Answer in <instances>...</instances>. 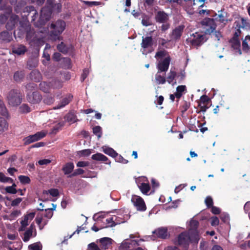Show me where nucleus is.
<instances>
[{"label": "nucleus", "mask_w": 250, "mask_h": 250, "mask_svg": "<svg viewBox=\"0 0 250 250\" xmlns=\"http://www.w3.org/2000/svg\"><path fill=\"white\" fill-rule=\"evenodd\" d=\"M142 24L145 26H148L152 25V22L148 15L145 13L142 14Z\"/></svg>", "instance_id": "32"}, {"label": "nucleus", "mask_w": 250, "mask_h": 250, "mask_svg": "<svg viewBox=\"0 0 250 250\" xmlns=\"http://www.w3.org/2000/svg\"><path fill=\"white\" fill-rule=\"evenodd\" d=\"M27 51L26 47L22 44L19 45L17 47H15L12 49V52L14 54L18 55L24 54Z\"/></svg>", "instance_id": "27"}, {"label": "nucleus", "mask_w": 250, "mask_h": 250, "mask_svg": "<svg viewBox=\"0 0 250 250\" xmlns=\"http://www.w3.org/2000/svg\"><path fill=\"white\" fill-rule=\"evenodd\" d=\"M187 91L186 85H179L176 87V91L175 93L176 98L178 99H180L182 97L183 93Z\"/></svg>", "instance_id": "30"}, {"label": "nucleus", "mask_w": 250, "mask_h": 250, "mask_svg": "<svg viewBox=\"0 0 250 250\" xmlns=\"http://www.w3.org/2000/svg\"><path fill=\"white\" fill-rule=\"evenodd\" d=\"M13 182L14 181L11 178L6 177L3 172H0V182L11 183Z\"/></svg>", "instance_id": "44"}, {"label": "nucleus", "mask_w": 250, "mask_h": 250, "mask_svg": "<svg viewBox=\"0 0 250 250\" xmlns=\"http://www.w3.org/2000/svg\"><path fill=\"white\" fill-rule=\"evenodd\" d=\"M65 26V22L62 20H59L55 23H52L50 27L53 30L50 32V37L55 40L59 39V36L64 30Z\"/></svg>", "instance_id": "2"}, {"label": "nucleus", "mask_w": 250, "mask_h": 250, "mask_svg": "<svg viewBox=\"0 0 250 250\" xmlns=\"http://www.w3.org/2000/svg\"><path fill=\"white\" fill-rule=\"evenodd\" d=\"M26 99L28 102L32 104H37L41 102L42 99V94L37 91L28 92L26 95Z\"/></svg>", "instance_id": "10"}, {"label": "nucleus", "mask_w": 250, "mask_h": 250, "mask_svg": "<svg viewBox=\"0 0 250 250\" xmlns=\"http://www.w3.org/2000/svg\"><path fill=\"white\" fill-rule=\"evenodd\" d=\"M230 42H231V46L234 49L236 50H238L239 54H242L241 50L240 49V41L238 38H232L230 40Z\"/></svg>", "instance_id": "28"}, {"label": "nucleus", "mask_w": 250, "mask_h": 250, "mask_svg": "<svg viewBox=\"0 0 250 250\" xmlns=\"http://www.w3.org/2000/svg\"><path fill=\"white\" fill-rule=\"evenodd\" d=\"M9 19L6 24L5 27L8 30H11L14 28L16 24H17L19 21V17L14 14H10Z\"/></svg>", "instance_id": "14"}, {"label": "nucleus", "mask_w": 250, "mask_h": 250, "mask_svg": "<svg viewBox=\"0 0 250 250\" xmlns=\"http://www.w3.org/2000/svg\"><path fill=\"white\" fill-rule=\"evenodd\" d=\"M34 35V32L33 30H32L30 28L27 30L26 33V39L27 40H30L33 38Z\"/></svg>", "instance_id": "58"}, {"label": "nucleus", "mask_w": 250, "mask_h": 250, "mask_svg": "<svg viewBox=\"0 0 250 250\" xmlns=\"http://www.w3.org/2000/svg\"><path fill=\"white\" fill-rule=\"evenodd\" d=\"M45 7H47L53 12L59 13L62 9V4L56 3L55 0H47Z\"/></svg>", "instance_id": "13"}, {"label": "nucleus", "mask_w": 250, "mask_h": 250, "mask_svg": "<svg viewBox=\"0 0 250 250\" xmlns=\"http://www.w3.org/2000/svg\"><path fill=\"white\" fill-rule=\"evenodd\" d=\"M41 90L44 93H49L50 89V84L46 82H42L39 84Z\"/></svg>", "instance_id": "31"}, {"label": "nucleus", "mask_w": 250, "mask_h": 250, "mask_svg": "<svg viewBox=\"0 0 250 250\" xmlns=\"http://www.w3.org/2000/svg\"><path fill=\"white\" fill-rule=\"evenodd\" d=\"M25 10L23 12H28L27 16H31V22L37 27H41L45 24L46 22L48 21L51 16L53 11L47 7L45 6L42 8L41 10V14L39 20L36 21V19L38 17V12L35 9L33 6H27Z\"/></svg>", "instance_id": "1"}, {"label": "nucleus", "mask_w": 250, "mask_h": 250, "mask_svg": "<svg viewBox=\"0 0 250 250\" xmlns=\"http://www.w3.org/2000/svg\"><path fill=\"white\" fill-rule=\"evenodd\" d=\"M91 150L89 149H83L79 151L78 154L82 156H88L91 154Z\"/></svg>", "instance_id": "61"}, {"label": "nucleus", "mask_w": 250, "mask_h": 250, "mask_svg": "<svg viewBox=\"0 0 250 250\" xmlns=\"http://www.w3.org/2000/svg\"><path fill=\"white\" fill-rule=\"evenodd\" d=\"M154 44L153 39L151 36L142 37V41L141 43V47L144 49V51L147 50L146 52H143V54L150 53L153 51V47Z\"/></svg>", "instance_id": "5"}, {"label": "nucleus", "mask_w": 250, "mask_h": 250, "mask_svg": "<svg viewBox=\"0 0 250 250\" xmlns=\"http://www.w3.org/2000/svg\"><path fill=\"white\" fill-rule=\"evenodd\" d=\"M138 187L143 194L148 195V192L150 189V186L148 183H142Z\"/></svg>", "instance_id": "29"}, {"label": "nucleus", "mask_w": 250, "mask_h": 250, "mask_svg": "<svg viewBox=\"0 0 250 250\" xmlns=\"http://www.w3.org/2000/svg\"><path fill=\"white\" fill-rule=\"evenodd\" d=\"M91 159L96 161H101L104 162L105 164L110 165L111 162L108 158L101 153H97L91 156Z\"/></svg>", "instance_id": "18"}, {"label": "nucleus", "mask_w": 250, "mask_h": 250, "mask_svg": "<svg viewBox=\"0 0 250 250\" xmlns=\"http://www.w3.org/2000/svg\"><path fill=\"white\" fill-rule=\"evenodd\" d=\"M103 151L105 154L113 158H116V156H118V153L112 148L106 147L104 149Z\"/></svg>", "instance_id": "37"}, {"label": "nucleus", "mask_w": 250, "mask_h": 250, "mask_svg": "<svg viewBox=\"0 0 250 250\" xmlns=\"http://www.w3.org/2000/svg\"><path fill=\"white\" fill-rule=\"evenodd\" d=\"M46 133L43 131H39L33 135H29L23 138V144L24 146L28 145L35 142H37L44 138Z\"/></svg>", "instance_id": "8"}, {"label": "nucleus", "mask_w": 250, "mask_h": 250, "mask_svg": "<svg viewBox=\"0 0 250 250\" xmlns=\"http://www.w3.org/2000/svg\"><path fill=\"white\" fill-rule=\"evenodd\" d=\"M205 202L208 208H210L213 206V202L212 198L210 196H207Z\"/></svg>", "instance_id": "57"}, {"label": "nucleus", "mask_w": 250, "mask_h": 250, "mask_svg": "<svg viewBox=\"0 0 250 250\" xmlns=\"http://www.w3.org/2000/svg\"><path fill=\"white\" fill-rule=\"evenodd\" d=\"M11 14L10 12H7L0 15V23L4 24L7 21Z\"/></svg>", "instance_id": "53"}, {"label": "nucleus", "mask_w": 250, "mask_h": 250, "mask_svg": "<svg viewBox=\"0 0 250 250\" xmlns=\"http://www.w3.org/2000/svg\"><path fill=\"white\" fill-rule=\"evenodd\" d=\"M153 233L156 234L157 237L161 239H166L167 236V228H159L154 230Z\"/></svg>", "instance_id": "23"}, {"label": "nucleus", "mask_w": 250, "mask_h": 250, "mask_svg": "<svg viewBox=\"0 0 250 250\" xmlns=\"http://www.w3.org/2000/svg\"><path fill=\"white\" fill-rule=\"evenodd\" d=\"M211 225L212 226H217L219 224V220L216 216H213L211 218Z\"/></svg>", "instance_id": "60"}, {"label": "nucleus", "mask_w": 250, "mask_h": 250, "mask_svg": "<svg viewBox=\"0 0 250 250\" xmlns=\"http://www.w3.org/2000/svg\"><path fill=\"white\" fill-rule=\"evenodd\" d=\"M8 128V124L6 120L0 117V132H3Z\"/></svg>", "instance_id": "35"}, {"label": "nucleus", "mask_w": 250, "mask_h": 250, "mask_svg": "<svg viewBox=\"0 0 250 250\" xmlns=\"http://www.w3.org/2000/svg\"><path fill=\"white\" fill-rule=\"evenodd\" d=\"M116 161L123 164H127L128 163V161L127 160L124 158L121 155L118 154V156H116Z\"/></svg>", "instance_id": "64"}, {"label": "nucleus", "mask_w": 250, "mask_h": 250, "mask_svg": "<svg viewBox=\"0 0 250 250\" xmlns=\"http://www.w3.org/2000/svg\"><path fill=\"white\" fill-rule=\"evenodd\" d=\"M93 133L96 135L98 139L102 135V129L100 126H96L93 128Z\"/></svg>", "instance_id": "50"}, {"label": "nucleus", "mask_w": 250, "mask_h": 250, "mask_svg": "<svg viewBox=\"0 0 250 250\" xmlns=\"http://www.w3.org/2000/svg\"><path fill=\"white\" fill-rule=\"evenodd\" d=\"M177 76V73L175 71L171 69L167 77V82L169 83H172Z\"/></svg>", "instance_id": "43"}, {"label": "nucleus", "mask_w": 250, "mask_h": 250, "mask_svg": "<svg viewBox=\"0 0 250 250\" xmlns=\"http://www.w3.org/2000/svg\"><path fill=\"white\" fill-rule=\"evenodd\" d=\"M38 65L37 61L35 60L31 59L29 60L27 62V67L29 69L36 67Z\"/></svg>", "instance_id": "51"}, {"label": "nucleus", "mask_w": 250, "mask_h": 250, "mask_svg": "<svg viewBox=\"0 0 250 250\" xmlns=\"http://www.w3.org/2000/svg\"><path fill=\"white\" fill-rule=\"evenodd\" d=\"M102 249L106 250L108 249L112 243V239L108 237H104L99 240Z\"/></svg>", "instance_id": "25"}, {"label": "nucleus", "mask_w": 250, "mask_h": 250, "mask_svg": "<svg viewBox=\"0 0 250 250\" xmlns=\"http://www.w3.org/2000/svg\"><path fill=\"white\" fill-rule=\"evenodd\" d=\"M6 99L9 105L12 107H16L21 104L22 96L18 90L12 89L7 94Z\"/></svg>", "instance_id": "3"}, {"label": "nucleus", "mask_w": 250, "mask_h": 250, "mask_svg": "<svg viewBox=\"0 0 250 250\" xmlns=\"http://www.w3.org/2000/svg\"><path fill=\"white\" fill-rule=\"evenodd\" d=\"M25 89L27 91H32L37 88V84L32 83H29L25 85Z\"/></svg>", "instance_id": "56"}, {"label": "nucleus", "mask_w": 250, "mask_h": 250, "mask_svg": "<svg viewBox=\"0 0 250 250\" xmlns=\"http://www.w3.org/2000/svg\"><path fill=\"white\" fill-rule=\"evenodd\" d=\"M158 71L157 74L155 75V80L157 84H164L166 80L165 76H161Z\"/></svg>", "instance_id": "42"}, {"label": "nucleus", "mask_w": 250, "mask_h": 250, "mask_svg": "<svg viewBox=\"0 0 250 250\" xmlns=\"http://www.w3.org/2000/svg\"><path fill=\"white\" fill-rule=\"evenodd\" d=\"M227 13L225 11H221V13L218 15L219 21L225 24L228 21L227 19Z\"/></svg>", "instance_id": "41"}, {"label": "nucleus", "mask_w": 250, "mask_h": 250, "mask_svg": "<svg viewBox=\"0 0 250 250\" xmlns=\"http://www.w3.org/2000/svg\"><path fill=\"white\" fill-rule=\"evenodd\" d=\"M65 119H66V121L71 123H74L76 122L77 121L76 116L75 115L74 113L71 112L68 113L66 115Z\"/></svg>", "instance_id": "39"}, {"label": "nucleus", "mask_w": 250, "mask_h": 250, "mask_svg": "<svg viewBox=\"0 0 250 250\" xmlns=\"http://www.w3.org/2000/svg\"><path fill=\"white\" fill-rule=\"evenodd\" d=\"M13 40L11 33L4 31L0 33V40L2 42H9Z\"/></svg>", "instance_id": "24"}, {"label": "nucleus", "mask_w": 250, "mask_h": 250, "mask_svg": "<svg viewBox=\"0 0 250 250\" xmlns=\"http://www.w3.org/2000/svg\"><path fill=\"white\" fill-rule=\"evenodd\" d=\"M84 172V171L83 169L78 168L75 169L71 174L68 175L67 177L71 178L72 177L76 176L77 175H81L83 174Z\"/></svg>", "instance_id": "55"}, {"label": "nucleus", "mask_w": 250, "mask_h": 250, "mask_svg": "<svg viewBox=\"0 0 250 250\" xmlns=\"http://www.w3.org/2000/svg\"><path fill=\"white\" fill-rule=\"evenodd\" d=\"M241 23L242 25H241V23L239 21H236L234 23V25L235 26V28H238V29H236L235 31V32L234 34L233 38H238L239 36L241 34V30L240 28L241 27L244 28V27L247 26V21L246 20H244V18L241 19Z\"/></svg>", "instance_id": "17"}, {"label": "nucleus", "mask_w": 250, "mask_h": 250, "mask_svg": "<svg viewBox=\"0 0 250 250\" xmlns=\"http://www.w3.org/2000/svg\"><path fill=\"white\" fill-rule=\"evenodd\" d=\"M32 230L27 229L23 234V241L25 242L28 241L31 237H32Z\"/></svg>", "instance_id": "48"}, {"label": "nucleus", "mask_w": 250, "mask_h": 250, "mask_svg": "<svg viewBox=\"0 0 250 250\" xmlns=\"http://www.w3.org/2000/svg\"><path fill=\"white\" fill-rule=\"evenodd\" d=\"M248 43L250 44V36H247L245 37V39L242 42V48L243 51L247 52L249 49H250Z\"/></svg>", "instance_id": "38"}, {"label": "nucleus", "mask_w": 250, "mask_h": 250, "mask_svg": "<svg viewBox=\"0 0 250 250\" xmlns=\"http://www.w3.org/2000/svg\"><path fill=\"white\" fill-rule=\"evenodd\" d=\"M24 71H16L14 74V80L17 82H21L24 78Z\"/></svg>", "instance_id": "34"}, {"label": "nucleus", "mask_w": 250, "mask_h": 250, "mask_svg": "<svg viewBox=\"0 0 250 250\" xmlns=\"http://www.w3.org/2000/svg\"><path fill=\"white\" fill-rule=\"evenodd\" d=\"M161 23L162 24L160 28L162 32H165L167 30L170 28V24L168 22V21Z\"/></svg>", "instance_id": "59"}, {"label": "nucleus", "mask_w": 250, "mask_h": 250, "mask_svg": "<svg viewBox=\"0 0 250 250\" xmlns=\"http://www.w3.org/2000/svg\"><path fill=\"white\" fill-rule=\"evenodd\" d=\"M131 202L136 208L137 210L144 211L146 209V207L143 199L137 195H133L131 198Z\"/></svg>", "instance_id": "9"}, {"label": "nucleus", "mask_w": 250, "mask_h": 250, "mask_svg": "<svg viewBox=\"0 0 250 250\" xmlns=\"http://www.w3.org/2000/svg\"><path fill=\"white\" fill-rule=\"evenodd\" d=\"M199 225V223L198 221L194 219H192L190 221L189 226L190 228L188 230H198V228Z\"/></svg>", "instance_id": "45"}, {"label": "nucleus", "mask_w": 250, "mask_h": 250, "mask_svg": "<svg viewBox=\"0 0 250 250\" xmlns=\"http://www.w3.org/2000/svg\"><path fill=\"white\" fill-rule=\"evenodd\" d=\"M170 62V58L169 56L165 58L162 62H159L158 64L157 68L158 71L165 72L167 71Z\"/></svg>", "instance_id": "15"}, {"label": "nucleus", "mask_w": 250, "mask_h": 250, "mask_svg": "<svg viewBox=\"0 0 250 250\" xmlns=\"http://www.w3.org/2000/svg\"><path fill=\"white\" fill-rule=\"evenodd\" d=\"M220 219L226 224H229V216L228 213H222L220 215Z\"/></svg>", "instance_id": "54"}, {"label": "nucleus", "mask_w": 250, "mask_h": 250, "mask_svg": "<svg viewBox=\"0 0 250 250\" xmlns=\"http://www.w3.org/2000/svg\"><path fill=\"white\" fill-rule=\"evenodd\" d=\"M0 114L7 119L10 118L8 111L3 101L1 100H0Z\"/></svg>", "instance_id": "26"}, {"label": "nucleus", "mask_w": 250, "mask_h": 250, "mask_svg": "<svg viewBox=\"0 0 250 250\" xmlns=\"http://www.w3.org/2000/svg\"><path fill=\"white\" fill-rule=\"evenodd\" d=\"M74 168V165L72 162H68L64 165L62 170L64 175H68L71 174Z\"/></svg>", "instance_id": "22"}, {"label": "nucleus", "mask_w": 250, "mask_h": 250, "mask_svg": "<svg viewBox=\"0 0 250 250\" xmlns=\"http://www.w3.org/2000/svg\"><path fill=\"white\" fill-rule=\"evenodd\" d=\"M18 179L20 182L23 185L29 184L31 182L30 178L27 176L20 175Z\"/></svg>", "instance_id": "49"}, {"label": "nucleus", "mask_w": 250, "mask_h": 250, "mask_svg": "<svg viewBox=\"0 0 250 250\" xmlns=\"http://www.w3.org/2000/svg\"><path fill=\"white\" fill-rule=\"evenodd\" d=\"M201 23L206 34H210L213 33L217 27L215 20L209 18H205L201 21Z\"/></svg>", "instance_id": "6"}, {"label": "nucleus", "mask_w": 250, "mask_h": 250, "mask_svg": "<svg viewBox=\"0 0 250 250\" xmlns=\"http://www.w3.org/2000/svg\"><path fill=\"white\" fill-rule=\"evenodd\" d=\"M189 237L190 238V243H194L197 244L200 239L199 232L198 230H188Z\"/></svg>", "instance_id": "19"}, {"label": "nucleus", "mask_w": 250, "mask_h": 250, "mask_svg": "<svg viewBox=\"0 0 250 250\" xmlns=\"http://www.w3.org/2000/svg\"><path fill=\"white\" fill-rule=\"evenodd\" d=\"M54 101V98L51 95H47L44 98L43 100V103L47 105H51Z\"/></svg>", "instance_id": "52"}, {"label": "nucleus", "mask_w": 250, "mask_h": 250, "mask_svg": "<svg viewBox=\"0 0 250 250\" xmlns=\"http://www.w3.org/2000/svg\"><path fill=\"white\" fill-rule=\"evenodd\" d=\"M211 102L210 99L206 95H203L200 97V100L198 102V106H201L202 105L207 104Z\"/></svg>", "instance_id": "36"}, {"label": "nucleus", "mask_w": 250, "mask_h": 250, "mask_svg": "<svg viewBox=\"0 0 250 250\" xmlns=\"http://www.w3.org/2000/svg\"><path fill=\"white\" fill-rule=\"evenodd\" d=\"M174 243L182 247L183 250H188L190 243L188 232L184 231L180 233L174 240Z\"/></svg>", "instance_id": "4"}, {"label": "nucleus", "mask_w": 250, "mask_h": 250, "mask_svg": "<svg viewBox=\"0 0 250 250\" xmlns=\"http://www.w3.org/2000/svg\"><path fill=\"white\" fill-rule=\"evenodd\" d=\"M73 98V96L72 95L70 94L67 95L65 97L62 99L60 103H59L57 106L53 107V109H58L64 107L70 103L72 100Z\"/></svg>", "instance_id": "16"}, {"label": "nucleus", "mask_w": 250, "mask_h": 250, "mask_svg": "<svg viewBox=\"0 0 250 250\" xmlns=\"http://www.w3.org/2000/svg\"><path fill=\"white\" fill-rule=\"evenodd\" d=\"M29 78L35 82H39L42 79V76L39 70L34 69L32 70L29 74Z\"/></svg>", "instance_id": "20"}, {"label": "nucleus", "mask_w": 250, "mask_h": 250, "mask_svg": "<svg viewBox=\"0 0 250 250\" xmlns=\"http://www.w3.org/2000/svg\"><path fill=\"white\" fill-rule=\"evenodd\" d=\"M28 250H42V245L40 242H37L30 245Z\"/></svg>", "instance_id": "47"}, {"label": "nucleus", "mask_w": 250, "mask_h": 250, "mask_svg": "<svg viewBox=\"0 0 250 250\" xmlns=\"http://www.w3.org/2000/svg\"><path fill=\"white\" fill-rule=\"evenodd\" d=\"M57 48L59 52L66 54L72 49V46L71 45H67L63 42H61L57 46Z\"/></svg>", "instance_id": "21"}, {"label": "nucleus", "mask_w": 250, "mask_h": 250, "mask_svg": "<svg viewBox=\"0 0 250 250\" xmlns=\"http://www.w3.org/2000/svg\"><path fill=\"white\" fill-rule=\"evenodd\" d=\"M117 217H111L106 219L107 224H108V227H113L115 226L118 224H120L119 222L117 221Z\"/></svg>", "instance_id": "40"}, {"label": "nucleus", "mask_w": 250, "mask_h": 250, "mask_svg": "<svg viewBox=\"0 0 250 250\" xmlns=\"http://www.w3.org/2000/svg\"><path fill=\"white\" fill-rule=\"evenodd\" d=\"M185 25H180L172 30L169 36L172 40L175 41L179 40L183 34Z\"/></svg>", "instance_id": "12"}, {"label": "nucleus", "mask_w": 250, "mask_h": 250, "mask_svg": "<svg viewBox=\"0 0 250 250\" xmlns=\"http://www.w3.org/2000/svg\"><path fill=\"white\" fill-rule=\"evenodd\" d=\"M45 214H44V217H46L48 219H50L53 215V212L52 210H51L50 208H47L45 210Z\"/></svg>", "instance_id": "63"}, {"label": "nucleus", "mask_w": 250, "mask_h": 250, "mask_svg": "<svg viewBox=\"0 0 250 250\" xmlns=\"http://www.w3.org/2000/svg\"><path fill=\"white\" fill-rule=\"evenodd\" d=\"M204 39L203 35L195 32L191 34L190 37L186 39V42L192 46H199L204 42Z\"/></svg>", "instance_id": "7"}, {"label": "nucleus", "mask_w": 250, "mask_h": 250, "mask_svg": "<svg viewBox=\"0 0 250 250\" xmlns=\"http://www.w3.org/2000/svg\"><path fill=\"white\" fill-rule=\"evenodd\" d=\"M5 190L7 193L10 194H16L18 192L16 188H13L10 186L6 187Z\"/></svg>", "instance_id": "62"}, {"label": "nucleus", "mask_w": 250, "mask_h": 250, "mask_svg": "<svg viewBox=\"0 0 250 250\" xmlns=\"http://www.w3.org/2000/svg\"><path fill=\"white\" fill-rule=\"evenodd\" d=\"M31 111V108L27 104H22L19 108V112L21 114H27Z\"/></svg>", "instance_id": "33"}, {"label": "nucleus", "mask_w": 250, "mask_h": 250, "mask_svg": "<svg viewBox=\"0 0 250 250\" xmlns=\"http://www.w3.org/2000/svg\"><path fill=\"white\" fill-rule=\"evenodd\" d=\"M64 125V122H59L52 128V133L55 134H56L59 131L62 129V127Z\"/></svg>", "instance_id": "46"}, {"label": "nucleus", "mask_w": 250, "mask_h": 250, "mask_svg": "<svg viewBox=\"0 0 250 250\" xmlns=\"http://www.w3.org/2000/svg\"><path fill=\"white\" fill-rule=\"evenodd\" d=\"M154 19L157 23H165L168 21L169 16L167 13L163 10H154Z\"/></svg>", "instance_id": "11"}]
</instances>
